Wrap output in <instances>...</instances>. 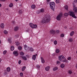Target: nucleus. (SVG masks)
<instances>
[{
    "instance_id": "nucleus-41",
    "label": "nucleus",
    "mask_w": 77,
    "mask_h": 77,
    "mask_svg": "<svg viewBox=\"0 0 77 77\" xmlns=\"http://www.w3.org/2000/svg\"><path fill=\"white\" fill-rule=\"evenodd\" d=\"M57 64H58V65H59V64H60V62L57 61Z\"/></svg>"
},
{
    "instance_id": "nucleus-44",
    "label": "nucleus",
    "mask_w": 77,
    "mask_h": 77,
    "mask_svg": "<svg viewBox=\"0 0 77 77\" xmlns=\"http://www.w3.org/2000/svg\"><path fill=\"white\" fill-rule=\"evenodd\" d=\"M19 36V34H17L16 35H15V38H17Z\"/></svg>"
},
{
    "instance_id": "nucleus-35",
    "label": "nucleus",
    "mask_w": 77,
    "mask_h": 77,
    "mask_svg": "<svg viewBox=\"0 0 77 77\" xmlns=\"http://www.w3.org/2000/svg\"><path fill=\"white\" fill-rule=\"evenodd\" d=\"M7 53V51H4L3 52V54H6V53Z\"/></svg>"
},
{
    "instance_id": "nucleus-8",
    "label": "nucleus",
    "mask_w": 77,
    "mask_h": 77,
    "mask_svg": "<svg viewBox=\"0 0 77 77\" xmlns=\"http://www.w3.org/2000/svg\"><path fill=\"white\" fill-rule=\"evenodd\" d=\"M24 49L25 50H27V51H29L30 50V48L29 47L27 46L26 45H25L24 46Z\"/></svg>"
},
{
    "instance_id": "nucleus-6",
    "label": "nucleus",
    "mask_w": 77,
    "mask_h": 77,
    "mask_svg": "<svg viewBox=\"0 0 77 77\" xmlns=\"http://www.w3.org/2000/svg\"><path fill=\"white\" fill-rule=\"evenodd\" d=\"M29 26L31 27L33 29H35L37 27V25H34L33 24L31 23H29Z\"/></svg>"
},
{
    "instance_id": "nucleus-43",
    "label": "nucleus",
    "mask_w": 77,
    "mask_h": 77,
    "mask_svg": "<svg viewBox=\"0 0 77 77\" xmlns=\"http://www.w3.org/2000/svg\"><path fill=\"white\" fill-rule=\"evenodd\" d=\"M19 13L20 14H22V11L21 10H20L19 11Z\"/></svg>"
},
{
    "instance_id": "nucleus-9",
    "label": "nucleus",
    "mask_w": 77,
    "mask_h": 77,
    "mask_svg": "<svg viewBox=\"0 0 77 77\" xmlns=\"http://www.w3.org/2000/svg\"><path fill=\"white\" fill-rule=\"evenodd\" d=\"M13 54L15 56H17L18 55V53L17 51H14L13 53Z\"/></svg>"
},
{
    "instance_id": "nucleus-46",
    "label": "nucleus",
    "mask_w": 77,
    "mask_h": 77,
    "mask_svg": "<svg viewBox=\"0 0 77 77\" xmlns=\"http://www.w3.org/2000/svg\"><path fill=\"white\" fill-rule=\"evenodd\" d=\"M20 75L21 76H23V73H20Z\"/></svg>"
},
{
    "instance_id": "nucleus-10",
    "label": "nucleus",
    "mask_w": 77,
    "mask_h": 77,
    "mask_svg": "<svg viewBox=\"0 0 77 77\" xmlns=\"http://www.w3.org/2000/svg\"><path fill=\"white\" fill-rule=\"evenodd\" d=\"M0 26L2 29H3L5 27V24L2 23L1 24Z\"/></svg>"
},
{
    "instance_id": "nucleus-3",
    "label": "nucleus",
    "mask_w": 77,
    "mask_h": 77,
    "mask_svg": "<svg viewBox=\"0 0 77 77\" xmlns=\"http://www.w3.org/2000/svg\"><path fill=\"white\" fill-rule=\"evenodd\" d=\"M50 6L51 9L54 11L55 8V3H54V2H51L50 3Z\"/></svg>"
},
{
    "instance_id": "nucleus-32",
    "label": "nucleus",
    "mask_w": 77,
    "mask_h": 77,
    "mask_svg": "<svg viewBox=\"0 0 77 77\" xmlns=\"http://www.w3.org/2000/svg\"><path fill=\"white\" fill-rule=\"evenodd\" d=\"M35 5H32L31 6V8L32 9H35Z\"/></svg>"
},
{
    "instance_id": "nucleus-14",
    "label": "nucleus",
    "mask_w": 77,
    "mask_h": 77,
    "mask_svg": "<svg viewBox=\"0 0 77 77\" xmlns=\"http://www.w3.org/2000/svg\"><path fill=\"white\" fill-rule=\"evenodd\" d=\"M44 9H41L40 11H39L38 13L39 14V13H41V12H44Z\"/></svg>"
},
{
    "instance_id": "nucleus-31",
    "label": "nucleus",
    "mask_w": 77,
    "mask_h": 77,
    "mask_svg": "<svg viewBox=\"0 0 77 77\" xmlns=\"http://www.w3.org/2000/svg\"><path fill=\"white\" fill-rule=\"evenodd\" d=\"M25 69H26V66L23 67L22 68V71H24V70H25Z\"/></svg>"
},
{
    "instance_id": "nucleus-20",
    "label": "nucleus",
    "mask_w": 77,
    "mask_h": 77,
    "mask_svg": "<svg viewBox=\"0 0 77 77\" xmlns=\"http://www.w3.org/2000/svg\"><path fill=\"white\" fill-rule=\"evenodd\" d=\"M60 52V50L58 49H57L56 50V53H59Z\"/></svg>"
},
{
    "instance_id": "nucleus-27",
    "label": "nucleus",
    "mask_w": 77,
    "mask_h": 77,
    "mask_svg": "<svg viewBox=\"0 0 77 77\" xmlns=\"http://www.w3.org/2000/svg\"><path fill=\"white\" fill-rule=\"evenodd\" d=\"M69 13H66L64 14V16L65 17H68V14Z\"/></svg>"
},
{
    "instance_id": "nucleus-52",
    "label": "nucleus",
    "mask_w": 77,
    "mask_h": 77,
    "mask_svg": "<svg viewBox=\"0 0 77 77\" xmlns=\"http://www.w3.org/2000/svg\"><path fill=\"white\" fill-rule=\"evenodd\" d=\"M76 68H77V63L76 64Z\"/></svg>"
},
{
    "instance_id": "nucleus-15",
    "label": "nucleus",
    "mask_w": 77,
    "mask_h": 77,
    "mask_svg": "<svg viewBox=\"0 0 77 77\" xmlns=\"http://www.w3.org/2000/svg\"><path fill=\"white\" fill-rule=\"evenodd\" d=\"M9 43H10V44H11L12 42V38H10L8 39V40Z\"/></svg>"
},
{
    "instance_id": "nucleus-19",
    "label": "nucleus",
    "mask_w": 77,
    "mask_h": 77,
    "mask_svg": "<svg viewBox=\"0 0 77 77\" xmlns=\"http://www.w3.org/2000/svg\"><path fill=\"white\" fill-rule=\"evenodd\" d=\"M24 54V53L23 52H21L20 53V56L22 57Z\"/></svg>"
},
{
    "instance_id": "nucleus-57",
    "label": "nucleus",
    "mask_w": 77,
    "mask_h": 77,
    "mask_svg": "<svg viewBox=\"0 0 77 77\" xmlns=\"http://www.w3.org/2000/svg\"><path fill=\"white\" fill-rule=\"evenodd\" d=\"M15 0L16 2H17V1H18V0Z\"/></svg>"
},
{
    "instance_id": "nucleus-1",
    "label": "nucleus",
    "mask_w": 77,
    "mask_h": 77,
    "mask_svg": "<svg viewBox=\"0 0 77 77\" xmlns=\"http://www.w3.org/2000/svg\"><path fill=\"white\" fill-rule=\"evenodd\" d=\"M50 16L49 15L46 16L42 20L40 23H49L50 21Z\"/></svg>"
},
{
    "instance_id": "nucleus-16",
    "label": "nucleus",
    "mask_w": 77,
    "mask_h": 77,
    "mask_svg": "<svg viewBox=\"0 0 77 77\" xmlns=\"http://www.w3.org/2000/svg\"><path fill=\"white\" fill-rule=\"evenodd\" d=\"M74 32L72 31L70 34V36H72L74 35Z\"/></svg>"
},
{
    "instance_id": "nucleus-25",
    "label": "nucleus",
    "mask_w": 77,
    "mask_h": 77,
    "mask_svg": "<svg viewBox=\"0 0 77 77\" xmlns=\"http://www.w3.org/2000/svg\"><path fill=\"white\" fill-rule=\"evenodd\" d=\"M7 70L8 72H10L11 71V68H10V67H8L7 69Z\"/></svg>"
},
{
    "instance_id": "nucleus-12",
    "label": "nucleus",
    "mask_w": 77,
    "mask_h": 77,
    "mask_svg": "<svg viewBox=\"0 0 77 77\" xmlns=\"http://www.w3.org/2000/svg\"><path fill=\"white\" fill-rule=\"evenodd\" d=\"M41 60L42 63H45V60H44V58L41 57Z\"/></svg>"
},
{
    "instance_id": "nucleus-45",
    "label": "nucleus",
    "mask_w": 77,
    "mask_h": 77,
    "mask_svg": "<svg viewBox=\"0 0 77 77\" xmlns=\"http://www.w3.org/2000/svg\"><path fill=\"white\" fill-rule=\"evenodd\" d=\"M59 32H60L59 31V30H57V31H56V32L57 33H59Z\"/></svg>"
},
{
    "instance_id": "nucleus-36",
    "label": "nucleus",
    "mask_w": 77,
    "mask_h": 77,
    "mask_svg": "<svg viewBox=\"0 0 77 77\" xmlns=\"http://www.w3.org/2000/svg\"><path fill=\"white\" fill-rule=\"evenodd\" d=\"M71 60V57H69L67 58V60Z\"/></svg>"
},
{
    "instance_id": "nucleus-38",
    "label": "nucleus",
    "mask_w": 77,
    "mask_h": 77,
    "mask_svg": "<svg viewBox=\"0 0 77 77\" xmlns=\"http://www.w3.org/2000/svg\"><path fill=\"white\" fill-rule=\"evenodd\" d=\"M72 70H69V71L68 73L69 74H72Z\"/></svg>"
},
{
    "instance_id": "nucleus-24",
    "label": "nucleus",
    "mask_w": 77,
    "mask_h": 77,
    "mask_svg": "<svg viewBox=\"0 0 77 77\" xmlns=\"http://www.w3.org/2000/svg\"><path fill=\"white\" fill-rule=\"evenodd\" d=\"M4 33L5 35H7V34L8 33V31H6V30H5L4 31Z\"/></svg>"
},
{
    "instance_id": "nucleus-34",
    "label": "nucleus",
    "mask_w": 77,
    "mask_h": 77,
    "mask_svg": "<svg viewBox=\"0 0 77 77\" xmlns=\"http://www.w3.org/2000/svg\"><path fill=\"white\" fill-rule=\"evenodd\" d=\"M18 49L19 50H22V47L21 46H19L18 47Z\"/></svg>"
},
{
    "instance_id": "nucleus-2",
    "label": "nucleus",
    "mask_w": 77,
    "mask_h": 77,
    "mask_svg": "<svg viewBox=\"0 0 77 77\" xmlns=\"http://www.w3.org/2000/svg\"><path fill=\"white\" fill-rule=\"evenodd\" d=\"M58 59L60 61L62 62H65L68 63L69 62L66 60V58L63 55H60L58 57Z\"/></svg>"
},
{
    "instance_id": "nucleus-54",
    "label": "nucleus",
    "mask_w": 77,
    "mask_h": 77,
    "mask_svg": "<svg viewBox=\"0 0 77 77\" xmlns=\"http://www.w3.org/2000/svg\"><path fill=\"white\" fill-rule=\"evenodd\" d=\"M1 6H2V4H0V7H1Z\"/></svg>"
},
{
    "instance_id": "nucleus-42",
    "label": "nucleus",
    "mask_w": 77,
    "mask_h": 77,
    "mask_svg": "<svg viewBox=\"0 0 77 77\" xmlns=\"http://www.w3.org/2000/svg\"><path fill=\"white\" fill-rule=\"evenodd\" d=\"M64 34H61L60 37H61V38H63L64 36Z\"/></svg>"
},
{
    "instance_id": "nucleus-58",
    "label": "nucleus",
    "mask_w": 77,
    "mask_h": 77,
    "mask_svg": "<svg viewBox=\"0 0 77 77\" xmlns=\"http://www.w3.org/2000/svg\"><path fill=\"white\" fill-rule=\"evenodd\" d=\"M7 10H8V9H7Z\"/></svg>"
},
{
    "instance_id": "nucleus-49",
    "label": "nucleus",
    "mask_w": 77,
    "mask_h": 77,
    "mask_svg": "<svg viewBox=\"0 0 77 77\" xmlns=\"http://www.w3.org/2000/svg\"><path fill=\"white\" fill-rule=\"evenodd\" d=\"M51 0H47V3H49V2H50V1Z\"/></svg>"
},
{
    "instance_id": "nucleus-18",
    "label": "nucleus",
    "mask_w": 77,
    "mask_h": 77,
    "mask_svg": "<svg viewBox=\"0 0 77 77\" xmlns=\"http://www.w3.org/2000/svg\"><path fill=\"white\" fill-rule=\"evenodd\" d=\"M50 33H52V34H54L55 33V31L53 30H51L50 31Z\"/></svg>"
},
{
    "instance_id": "nucleus-51",
    "label": "nucleus",
    "mask_w": 77,
    "mask_h": 77,
    "mask_svg": "<svg viewBox=\"0 0 77 77\" xmlns=\"http://www.w3.org/2000/svg\"><path fill=\"white\" fill-rule=\"evenodd\" d=\"M1 0V1H2V2H4L6 0Z\"/></svg>"
},
{
    "instance_id": "nucleus-21",
    "label": "nucleus",
    "mask_w": 77,
    "mask_h": 77,
    "mask_svg": "<svg viewBox=\"0 0 77 77\" xmlns=\"http://www.w3.org/2000/svg\"><path fill=\"white\" fill-rule=\"evenodd\" d=\"M60 67L61 68H63L65 67V64H62L60 65Z\"/></svg>"
},
{
    "instance_id": "nucleus-13",
    "label": "nucleus",
    "mask_w": 77,
    "mask_h": 77,
    "mask_svg": "<svg viewBox=\"0 0 77 77\" xmlns=\"http://www.w3.org/2000/svg\"><path fill=\"white\" fill-rule=\"evenodd\" d=\"M36 56H37V54H36L35 55H33L32 57V59L33 60H35L36 58Z\"/></svg>"
},
{
    "instance_id": "nucleus-56",
    "label": "nucleus",
    "mask_w": 77,
    "mask_h": 77,
    "mask_svg": "<svg viewBox=\"0 0 77 77\" xmlns=\"http://www.w3.org/2000/svg\"><path fill=\"white\" fill-rule=\"evenodd\" d=\"M1 42H1V40H0V44H1Z\"/></svg>"
},
{
    "instance_id": "nucleus-40",
    "label": "nucleus",
    "mask_w": 77,
    "mask_h": 77,
    "mask_svg": "<svg viewBox=\"0 0 77 77\" xmlns=\"http://www.w3.org/2000/svg\"><path fill=\"white\" fill-rule=\"evenodd\" d=\"M16 44L17 46H18V45H19V44H20V43L19 42H17L16 43Z\"/></svg>"
},
{
    "instance_id": "nucleus-48",
    "label": "nucleus",
    "mask_w": 77,
    "mask_h": 77,
    "mask_svg": "<svg viewBox=\"0 0 77 77\" xmlns=\"http://www.w3.org/2000/svg\"><path fill=\"white\" fill-rule=\"evenodd\" d=\"M21 63V60H20L18 62V63L19 64H20Z\"/></svg>"
},
{
    "instance_id": "nucleus-53",
    "label": "nucleus",
    "mask_w": 77,
    "mask_h": 77,
    "mask_svg": "<svg viewBox=\"0 0 77 77\" xmlns=\"http://www.w3.org/2000/svg\"><path fill=\"white\" fill-rule=\"evenodd\" d=\"M1 61H2V60L0 59V63L1 62Z\"/></svg>"
},
{
    "instance_id": "nucleus-37",
    "label": "nucleus",
    "mask_w": 77,
    "mask_h": 77,
    "mask_svg": "<svg viewBox=\"0 0 77 77\" xmlns=\"http://www.w3.org/2000/svg\"><path fill=\"white\" fill-rule=\"evenodd\" d=\"M56 3H60V1L59 0H56Z\"/></svg>"
},
{
    "instance_id": "nucleus-29",
    "label": "nucleus",
    "mask_w": 77,
    "mask_h": 77,
    "mask_svg": "<svg viewBox=\"0 0 77 77\" xmlns=\"http://www.w3.org/2000/svg\"><path fill=\"white\" fill-rule=\"evenodd\" d=\"M69 42H72L73 41V40H72V38H70L69 39Z\"/></svg>"
},
{
    "instance_id": "nucleus-33",
    "label": "nucleus",
    "mask_w": 77,
    "mask_h": 77,
    "mask_svg": "<svg viewBox=\"0 0 77 77\" xmlns=\"http://www.w3.org/2000/svg\"><path fill=\"white\" fill-rule=\"evenodd\" d=\"M54 45H57V41L56 40H55L54 42Z\"/></svg>"
},
{
    "instance_id": "nucleus-4",
    "label": "nucleus",
    "mask_w": 77,
    "mask_h": 77,
    "mask_svg": "<svg viewBox=\"0 0 77 77\" xmlns=\"http://www.w3.org/2000/svg\"><path fill=\"white\" fill-rule=\"evenodd\" d=\"M69 14L70 17H73L74 18H77V17L75 16V14H74V12H73V11H69Z\"/></svg>"
},
{
    "instance_id": "nucleus-39",
    "label": "nucleus",
    "mask_w": 77,
    "mask_h": 77,
    "mask_svg": "<svg viewBox=\"0 0 77 77\" xmlns=\"http://www.w3.org/2000/svg\"><path fill=\"white\" fill-rule=\"evenodd\" d=\"M30 50H30V51H33V50H34L33 49V48H30Z\"/></svg>"
},
{
    "instance_id": "nucleus-28",
    "label": "nucleus",
    "mask_w": 77,
    "mask_h": 77,
    "mask_svg": "<svg viewBox=\"0 0 77 77\" xmlns=\"http://www.w3.org/2000/svg\"><path fill=\"white\" fill-rule=\"evenodd\" d=\"M14 47L13 46H12L11 47V51H13V50H14Z\"/></svg>"
},
{
    "instance_id": "nucleus-26",
    "label": "nucleus",
    "mask_w": 77,
    "mask_h": 77,
    "mask_svg": "<svg viewBox=\"0 0 77 77\" xmlns=\"http://www.w3.org/2000/svg\"><path fill=\"white\" fill-rule=\"evenodd\" d=\"M19 29V27H18V26L14 28V30L15 31H17Z\"/></svg>"
},
{
    "instance_id": "nucleus-50",
    "label": "nucleus",
    "mask_w": 77,
    "mask_h": 77,
    "mask_svg": "<svg viewBox=\"0 0 77 77\" xmlns=\"http://www.w3.org/2000/svg\"><path fill=\"white\" fill-rule=\"evenodd\" d=\"M76 1H75V0H74V2H75V3H77V0H76Z\"/></svg>"
},
{
    "instance_id": "nucleus-5",
    "label": "nucleus",
    "mask_w": 77,
    "mask_h": 77,
    "mask_svg": "<svg viewBox=\"0 0 77 77\" xmlns=\"http://www.w3.org/2000/svg\"><path fill=\"white\" fill-rule=\"evenodd\" d=\"M63 14L62 13H60L58 16H57L56 19L58 21H60L61 20V18L62 17Z\"/></svg>"
},
{
    "instance_id": "nucleus-7",
    "label": "nucleus",
    "mask_w": 77,
    "mask_h": 77,
    "mask_svg": "<svg viewBox=\"0 0 77 77\" xmlns=\"http://www.w3.org/2000/svg\"><path fill=\"white\" fill-rule=\"evenodd\" d=\"M73 11H74L75 13H76V12L77 13V7H76L75 5L73 4Z\"/></svg>"
},
{
    "instance_id": "nucleus-55",
    "label": "nucleus",
    "mask_w": 77,
    "mask_h": 77,
    "mask_svg": "<svg viewBox=\"0 0 77 77\" xmlns=\"http://www.w3.org/2000/svg\"><path fill=\"white\" fill-rule=\"evenodd\" d=\"M15 23V22H14V21H13L12 23Z\"/></svg>"
},
{
    "instance_id": "nucleus-30",
    "label": "nucleus",
    "mask_w": 77,
    "mask_h": 77,
    "mask_svg": "<svg viewBox=\"0 0 77 77\" xmlns=\"http://www.w3.org/2000/svg\"><path fill=\"white\" fill-rule=\"evenodd\" d=\"M58 68L57 67H55L53 68V71H56L57 70Z\"/></svg>"
},
{
    "instance_id": "nucleus-17",
    "label": "nucleus",
    "mask_w": 77,
    "mask_h": 77,
    "mask_svg": "<svg viewBox=\"0 0 77 77\" xmlns=\"http://www.w3.org/2000/svg\"><path fill=\"white\" fill-rule=\"evenodd\" d=\"M21 57L23 59V60H27V58L25 56H22Z\"/></svg>"
},
{
    "instance_id": "nucleus-23",
    "label": "nucleus",
    "mask_w": 77,
    "mask_h": 77,
    "mask_svg": "<svg viewBox=\"0 0 77 77\" xmlns=\"http://www.w3.org/2000/svg\"><path fill=\"white\" fill-rule=\"evenodd\" d=\"M64 8L66 10H68V6L67 5H65L64 6Z\"/></svg>"
},
{
    "instance_id": "nucleus-22",
    "label": "nucleus",
    "mask_w": 77,
    "mask_h": 77,
    "mask_svg": "<svg viewBox=\"0 0 77 77\" xmlns=\"http://www.w3.org/2000/svg\"><path fill=\"white\" fill-rule=\"evenodd\" d=\"M13 4L11 3L9 5V7H10V8H12L13 7Z\"/></svg>"
},
{
    "instance_id": "nucleus-47",
    "label": "nucleus",
    "mask_w": 77,
    "mask_h": 77,
    "mask_svg": "<svg viewBox=\"0 0 77 77\" xmlns=\"http://www.w3.org/2000/svg\"><path fill=\"white\" fill-rule=\"evenodd\" d=\"M37 67L38 68H40V66L39 65H37Z\"/></svg>"
},
{
    "instance_id": "nucleus-11",
    "label": "nucleus",
    "mask_w": 77,
    "mask_h": 77,
    "mask_svg": "<svg viewBox=\"0 0 77 77\" xmlns=\"http://www.w3.org/2000/svg\"><path fill=\"white\" fill-rule=\"evenodd\" d=\"M50 67L49 66H47V67H45V70L46 71H49V69H50Z\"/></svg>"
}]
</instances>
